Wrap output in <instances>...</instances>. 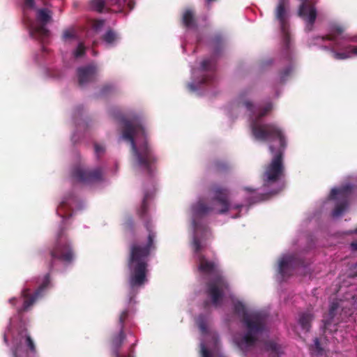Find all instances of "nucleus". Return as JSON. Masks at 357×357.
<instances>
[{
	"instance_id": "nucleus-1",
	"label": "nucleus",
	"mask_w": 357,
	"mask_h": 357,
	"mask_svg": "<svg viewBox=\"0 0 357 357\" xmlns=\"http://www.w3.org/2000/svg\"><path fill=\"white\" fill-rule=\"evenodd\" d=\"M272 108V103H267L252 119L250 123L253 137L257 140L269 142L268 150L272 157L261 175L264 185L267 187L278 184L284 177V155L287 146L286 136L278 126L260 122L261 119L267 115Z\"/></svg>"
},
{
	"instance_id": "nucleus-2",
	"label": "nucleus",
	"mask_w": 357,
	"mask_h": 357,
	"mask_svg": "<svg viewBox=\"0 0 357 357\" xmlns=\"http://www.w3.org/2000/svg\"><path fill=\"white\" fill-rule=\"evenodd\" d=\"M122 138L131 146L133 165L149 175L156 170L158 158L147 140L146 132L139 118H122Z\"/></svg>"
},
{
	"instance_id": "nucleus-3",
	"label": "nucleus",
	"mask_w": 357,
	"mask_h": 357,
	"mask_svg": "<svg viewBox=\"0 0 357 357\" xmlns=\"http://www.w3.org/2000/svg\"><path fill=\"white\" fill-rule=\"evenodd\" d=\"M144 226L147 231L145 243L133 242L130 246L128 266L131 272L130 285L131 287L142 286L146 280L148 259L151 251L156 249V231L149 219H146Z\"/></svg>"
},
{
	"instance_id": "nucleus-4",
	"label": "nucleus",
	"mask_w": 357,
	"mask_h": 357,
	"mask_svg": "<svg viewBox=\"0 0 357 357\" xmlns=\"http://www.w3.org/2000/svg\"><path fill=\"white\" fill-rule=\"evenodd\" d=\"M198 271L203 275L213 276L206 283V294L211 298L212 304L218 305L225 291L229 289V283L220 273L218 261L215 259L209 260L205 255L199 254Z\"/></svg>"
},
{
	"instance_id": "nucleus-5",
	"label": "nucleus",
	"mask_w": 357,
	"mask_h": 357,
	"mask_svg": "<svg viewBox=\"0 0 357 357\" xmlns=\"http://www.w3.org/2000/svg\"><path fill=\"white\" fill-rule=\"evenodd\" d=\"M50 260L49 267L52 269L55 261H60L66 264H71L75 259V252L63 228L59 230L54 244L50 250Z\"/></svg>"
},
{
	"instance_id": "nucleus-6",
	"label": "nucleus",
	"mask_w": 357,
	"mask_h": 357,
	"mask_svg": "<svg viewBox=\"0 0 357 357\" xmlns=\"http://www.w3.org/2000/svg\"><path fill=\"white\" fill-rule=\"evenodd\" d=\"M53 13L47 8L36 10V20L38 24H31L29 33L32 38L45 43L50 37V31L46 25L52 21Z\"/></svg>"
},
{
	"instance_id": "nucleus-7",
	"label": "nucleus",
	"mask_w": 357,
	"mask_h": 357,
	"mask_svg": "<svg viewBox=\"0 0 357 357\" xmlns=\"http://www.w3.org/2000/svg\"><path fill=\"white\" fill-rule=\"evenodd\" d=\"M209 191L213 195L212 200L217 202L221 206L217 210V213L218 214H225L231 208L241 211L243 207V205L241 204H231L229 201L230 190L227 187L215 184L211 186ZM240 216V212H238L233 218H238Z\"/></svg>"
},
{
	"instance_id": "nucleus-8",
	"label": "nucleus",
	"mask_w": 357,
	"mask_h": 357,
	"mask_svg": "<svg viewBox=\"0 0 357 357\" xmlns=\"http://www.w3.org/2000/svg\"><path fill=\"white\" fill-rule=\"evenodd\" d=\"M50 282V274H46L43 283L39 286V287L35 291L34 293L31 294V290L29 288L24 289L21 293V297L24 300L23 304L22 307L17 308V313L19 314H22L24 312L29 310L38 298L41 296L43 291L48 287Z\"/></svg>"
},
{
	"instance_id": "nucleus-9",
	"label": "nucleus",
	"mask_w": 357,
	"mask_h": 357,
	"mask_svg": "<svg viewBox=\"0 0 357 357\" xmlns=\"http://www.w3.org/2000/svg\"><path fill=\"white\" fill-rule=\"evenodd\" d=\"M353 191V186L347 185L340 188H333L330 194V199L338 201L333 211V216L337 217L347 208L349 198Z\"/></svg>"
},
{
	"instance_id": "nucleus-10",
	"label": "nucleus",
	"mask_w": 357,
	"mask_h": 357,
	"mask_svg": "<svg viewBox=\"0 0 357 357\" xmlns=\"http://www.w3.org/2000/svg\"><path fill=\"white\" fill-rule=\"evenodd\" d=\"M71 174L77 181L84 183L100 182L103 180V171L100 167L89 169L78 165L73 169Z\"/></svg>"
},
{
	"instance_id": "nucleus-11",
	"label": "nucleus",
	"mask_w": 357,
	"mask_h": 357,
	"mask_svg": "<svg viewBox=\"0 0 357 357\" xmlns=\"http://www.w3.org/2000/svg\"><path fill=\"white\" fill-rule=\"evenodd\" d=\"M234 309V312L242 317V321L245 324L247 328H250V330H252L255 328L259 329L261 321L265 319V317L261 313H248L245 306L241 302L236 303Z\"/></svg>"
},
{
	"instance_id": "nucleus-12",
	"label": "nucleus",
	"mask_w": 357,
	"mask_h": 357,
	"mask_svg": "<svg viewBox=\"0 0 357 357\" xmlns=\"http://www.w3.org/2000/svg\"><path fill=\"white\" fill-rule=\"evenodd\" d=\"M288 0H280L275 9V17L280 22L281 31L283 34V42L287 49L289 48V43L290 41L288 24L286 20V6Z\"/></svg>"
},
{
	"instance_id": "nucleus-13",
	"label": "nucleus",
	"mask_w": 357,
	"mask_h": 357,
	"mask_svg": "<svg viewBox=\"0 0 357 357\" xmlns=\"http://www.w3.org/2000/svg\"><path fill=\"white\" fill-rule=\"evenodd\" d=\"M303 265V261L296 255H286L279 262L278 272L284 278L290 275L293 270Z\"/></svg>"
},
{
	"instance_id": "nucleus-14",
	"label": "nucleus",
	"mask_w": 357,
	"mask_h": 357,
	"mask_svg": "<svg viewBox=\"0 0 357 357\" xmlns=\"http://www.w3.org/2000/svg\"><path fill=\"white\" fill-rule=\"evenodd\" d=\"M265 321L266 319L261 321V327L259 329L255 328L252 330H250V328H248V332L243 337H235V342L241 350L247 349L249 347H252L256 343L257 337L255 335L259 333L264 330Z\"/></svg>"
},
{
	"instance_id": "nucleus-15",
	"label": "nucleus",
	"mask_w": 357,
	"mask_h": 357,
	"mask_svg": "<svg viewBox=\"0 0 357 357\" xmlns=\"http://www.w3.org/2000/svg\"><path fill=\"white\" fill-rule=\"evenodd\" d=\"M97 73L96 67L93 65H88L80 67L77 70L78 83L80 86L95 80Z\"/></svg>"
},
{
	"instance_id": "nucleus-16",
	"label": "nucleus",
	"mask_w": 357,
	"mask_h": 357,
	"mask_svg": "<svg viewBox=\"0 0 357 357\" xmlns=\"http://www.w3.org/2000/svg\"><path fill=\"white\" fill-rule=\"evenodd\" d=\"M201 70L206 72L202 79V84H210L215 79L216 63L213 58L204 59L201 63Z\"/></svg>"
},
{
	"instance_id": "nucleus-17",
	"label": "nucleus",
	"mask_w": 357,
	"mask_h": 357,
	"mask_svg": "<svg viewBox=\"0 0 357 357\" xmlns=\"http://www.w3.org/2000/svg\"><path fill=\"white\" fill-rule=\"evenodd\" d=\"M192 211L194 215L193 225L195 231L197 232L199 230V225L197 219L213 212L214 211V208L212 206L208 205L204 202L199 200L193 206Z\"/></svg>"
},
{
	"instance_id": "nucleus-18",
	"label": "nucleus",
	"mask_w": 357,
	"mask_h": 357,
	"mask_svg": "<svg viewBox=\"0 0 357 357\" xmlns=\"http://www.w3.org/2000/svg\"><path fill=\"white\" fill-rule=\"evenodd\" d=\"M314 316L311 311L301 312L298 314V322L303 331L308 332L311 328V324L314 320Z\"/></svg>"
},
{
	"instance_id": "nucleus-19",
	"label": "nucleus",
	"mask_w": 357,
	"mask_h": 357,
	"mask_svg": "<svg viewBox=\"0 0 357 357\" xmlns=\"http://www.w3.org/2000/svg\"><path fill=\"white\" fill-rule=\"evenodd\" d=\"M248 91H244L241 92L238 98V106L244 107L247 111L254 116L256 113V107L254 104L248 98Z\"/></svg>"
},
{
	"instance_id": "nucleus-20",
	"label": "nucleus",
	"mask_w": 357,
	"mask_h": 357,
	"mask_svg": "<svg viewBox=\"0 0 357 357\" xmlns=\"http://www.w3.org/2000/svg\"><path fill=\"white\" fill-rule=\"evenodd\" d=\"M213 56H219L225 47L224 38L221 34H216L210 40Z\"/></svg>"
},
{
	"instance_id": "nucleus-21",
	"label": "nucleus",
	"mask_w": 357,
	"mask_h": 357,
	"mask_svg": "<svg viewBox=\"0 0 357 357\" xmlns=\"http://www.w3.org/2000/svg\"><path fill=\"white\" fill-rule=\"evenodd\" d=\"M126 339V335L124 330L120 329L118 334L114 335L112 339V345L113 349V354L115 356H119L120 352V348Z\"/></svg>"
},
{
	"instance_id": "nucleus-22",
	"label": "nucleus",
	"mask_w": 357,
	"mask_h": 357,
	"mask_svg": "<svg viewBox=\"0 0 357 357\" xmlns=\"http://www.w3.org/2000/svg\"><path fill=\"white\" fill-rule=\"evenodd\" d=\"M182 23L186 28H197L195 15L192 10L186 9L183 12L182 16Z\"/></svg>"
},
{
	"instance_id": "nucleus-23",
	"label": "nucleus",
	"mask_w": 357,
	"mask_h": 357,
	"mask_svg": "<svg viewBox=\"0 0 357 357\" xmlns=\"http://www.w3.org/2000/svg\"><path fill=\"white\" fill-rule=\"evenodd\" d=\"M332 53L335 59H347L351 56V54L357 55V46L349 45L345 48L344 52H337L332 50Z\"/></svg>"
},
{
	"instance_id": "nucleus-24",
	"label": "nucleus",
	"mask_w": 357,
	"mask_h": 357,
	"mask_svg": "<svg viewBox=\"0 0 357 357\" xmlns=\"http://www.w3.org/2000/svg\"><path fill=\"white\" fill-rule=\"evenodd\" d=\"M230 169L229 164L224 160H216L213 163V170L215 173L222 174L229 172Z\"/></svg>"
},
{
	"instance_id": "nucleus-25",
	"label": "nucleus",
	"mask_w": 357,
	"mask_h": 357,
	"mask_svg": "<svg viewBox=\"0 0 357 357\" xmlns=\"http://www.w3.org/2000/svg\"><path fill=\"white\" fill-rule=\"evenodd\" d=\"M339 307V305L337 302H333L329 308L328 314V318L325 319L324 320V326L326 328H327L330 325H331L334 321L333 319L335 318V316L336 314V311Z\"/></svg>"
},
{
	"instance_id": "nucleus-26",
	"label": "nucleus",
	"mask_w": 357,
	"mask_h": 357,
	"mask_svg": "<svg viewBox=\"0 0 357 357\" xmlns=\"http://www.w3.org/2000/svg\"><path fill=\"white\" fill-rule=\"evenodd\" d=\"M344 29L342 26L339 25H335L332 27L331 33L325 36L321 37L323 40H328L331 41H335L337 36L343 33Z\"/></svg>"
},
{
	"instance_id": "nucleus-27",
	"label": "nucleus",
	"mask_w": 357,
	"mask_h": 357,
	"mask_svg": "<svg viewBox=\"0 0 357 357\" xmlns=\"http://www.w3.org/2000/svg\"><path fill=\"white\" fill-rule=\"evenodd\" d=\"M20 335L22 338L21 342L22 341L23 339H24V343L29 348V351L32 353H36V349L33 340H32L30 335L28 334L26 331H22Z\"/></svg>"
},
{
	"instance_id": "nucleus-28",
	"label": "nucleus",
	"mask_w": 357,
	"mask_h": 357,
	"mask_svg": "<svg viewBox=\"0 0 357 357\" xmlns=\"http://www.w3.org/2000/svg\"><path fill=\"white\" fill-rule=\"evenodd\" d=\"M91 8L98 13H102L106 8V2L105 0H91Z\"/></svg>"
},
{
	"instance_id": "nucleus-29",
	"label": "nucleus",
	"mask_w": 357,
	"mask_h": 357,
	"mask_svg": "<svg viewBox=\"0 0 357 357\" xmlns=\"http://www.w3.org/2000/svg\"><path fill=\"white\" fill-rule=\"evenodd\" d=\"M149 194L148 193H146L144 196V198H143V200H142V205H141V207L138 210V215L141 218H143L147 211H148V208H149V205H148V199H149Z\"/></svg>"
},
{
	"instance_id": "nucleus-30",
	"label": "nucleus",
	"mask_w": 357,
	"mask_h": 357,
	"mask_svg": "<svg viewBox=\"0 0 357 357\" xmlns=\"http://www.w3.org/2000/svg\"><path fill=\"white\" fill-rule=\"evenodd\" d=\"M107 44H112L117 38L116 33L112 29H109L102 37Z\"/></svg>"
},
{
	"instance_id": "nucleus-31",
	"label": "nucleus",
	"mask_w": 357,
	"mask_h": 357,
	"mask_svg": "<svg viewBox=\"0 0 357 357\" xmlns=\"http://www.w3.org/2000/svg\"><path fill=\"white\" fill-rule=\"evenodd\" d=\"M265 347L267 351L278 354L280 352V345L275 342L268 341L265 343Z\"/></svg>"
},
{
	"instance_id": "nucleus-32",
	"label": "nucleus",
	"mask_w": 357,
	"mask_h": 357,
	"mask_svg": "<svg viewBox=\"0 0 357 357\" xmlns=\"http://www.w3.org/2000/svg\"><path fill=\"white\" fill-rule=\"evenodd\" d=\"M197 324L202 333H206L207 332V325L204 315H199L197 319Z\"/></svg>"
},
{
	"instance_id": "nucleus-33",
	"label": "nucleus",
	"mask_w": 357,
	"mask_h": 357,
	"mask_svg": "<svg viewBox=\"0 0 357 357\" xmlns=\"http://www.w3.org/2000/svg\"><path fill=\"white\" fill-rule=\"evenodd\" d=\"M292 67L291 66H287L284 68L280 73V82L281 83H284L289 76L290 75L291 73L292 72Z\"/></svg>"
},
{
	"instance_id": "nucleus-34",
	"label": "nucleus",
	"mask_w": 357,
	"mask_h": 357,
	"mask_svg": "<svg viewBox=\"0 0 357 357\" xmlns=\"http://www.w3.org/2000/svg\"><path fill=\"white\" fill-rule=\"evenodd\" d=\"M129 315V310H124L121 312L120 314L119 318V324L120 326V329L124 330V323L127 320Z\"/></svg>"
},
{
	"instance_id": "nucleus-35",
	"label": "nucleus",
	"mask_w": 357,
	"mask_h": 357,
	"mask_svg": "<svg viewBox=\"0 0 357 357\" xmlns=\"http://www.w3.org/2000/svg\"><path fill=\"white\" fill-rule=\"evenodd\" d=\"M114 86L112 84H107L102 86V89H100V95L101 96H107L108 94H110L111 93L114 91Z\"/></svg>"
},
{
	"instance_id": "nucleus-36",
	"label": "nucleus",
	"mask_w": 357,
	"mask_h": 357,
	"mask_svg": "<svg viewBox=\"0 0 357 357\" xmlns=\"http://www.w3.org/2000/svg\"><path fill=\"white\" fill-rule=\"evenodd\" d=\"M85 53V47L82 43H79L77 49L74 52V56L76 58L82 56Z\"/></svg>"
},
{
	"instance_id": "nucleus-37",
	"label": "nucleus",
	"mask_w": 357,
	"mask_h": 357,
	"mask_svg": "<svg viewBox=\"0 0 357 357\" xmlns=\"http://www.w3.org/2000/svg\"><path fill=\"white\" fill-rule=\"evenodd\" d=\"M192 245L195 252L199 254L202 250V245L200 240L197 236H195L193 238Z\"/></svg>"
},
{
	"instance_id": "nucleus-38",
	"label": "nucleus",
	"mask_w": 357,
	"mask_h": 357,
	"mask_svg": "<svg viewBox=\"0 0 357 357\" xmlns=\"http://www.w3.org/2000/svg\"><path fill=\"white\" fill-rule=\"evenodd\" d=\"M75 37L73 30L66 29L63 32L62 38L64 40L74 38Z\"/></svg>"
},
{
	"instance_id": "nucleus-39",
	"label": "nucleus",
	"mask_w": 357,
	"mask_h": 357,
	"mask_svg": "<svg viewBox=\"0 0 357 357\" xmlns=\"http://www.w3.org/2000/svg\"><path fill=\"white\" fill-rule=\"evenodd\" d=\"M95 152L98 158L105 153V148L98 144H94Z\"/></svg>"
},
{
	"instance_id": "nucleus-40",
	"label": "nucleus",
	"mask_w": 357,
	"mask_h": 357,
	"mask_svg": "<svg viewBox=\"0 0 357 357\" xmlns=\"http://www.w3.org/2000/svg\"><path fill=\"white\" fill-rule=\"evenodd\" d=\"M105 24V20H96L93 22V29L96 30L100 29Z\"/></svg>"
},
{
	"instance_id": "nucleus-41",
	"label": "nucleus",
	"mask_w": 357,
	"mask_h": 357,
	"mask_svg": "<svg viewBox=\"0 0 357 357\" xmlns=\"http://www.w3.org/2000/svg\"><path fill=\"white\" fill-rule=\"evenodd\" d=\"M127 0H110V5H117L119 7L123 6Z\"/></svg>"
},
{
	"instance_id": "nucleus-42",
	"label": "nucleus",
	"mask_w": 357,
	"mask_h": 357,
	"mask_svg": "<svg viewBox=\"0 0 357 357\" xmlns=\"http://www.w3.org/2000/svg\"><path fill=\"white\" fill-rule=\"evenodd\" d=\"M34 0H24V6L27 8H33L34 7Z\"/></svg>"
},
{
	"instance_id": "nucleus-43",
	"label": "nucleus",
	"mask_w": 357,
	"mask_h": 357,
	"mask_svg": "<svg viewBox=\"0 0 357 357\" xmlns=\"http://www.w3.org/2000/svg\"><path fill=\"white\" fill-rule=\"evenodd\" d=\"M202 357H211L210 351L202 344Z\"/></svg>"
},
{
	"instance_id": "nucleus-44",
	"label": "nucleus",
	"mask_w": 357,
	"mask_h": 357,
	"mask_svg": "<svg viewBox=\"0 0 357 357\" xmlns=\"http://www.w3.org/2000/svg\"><path fill=\"white\" fill-rule=\"evenodd\" d=\"M21 347L20 345L16 346L13 352L14 357H20V352Z\"/></svg>"
},
{
	"instance_id": "nucleus-45",
	"label": "nucleus",
	"mask_w": 357,
	"mask_h": 357,
	"mask_svg": "<svg viewBox=\"0 0 357 357\" xmlns=\"http://www.w3.org/2000/svg\"><path fill=\"white\" fill-rule=\"evenodd\" d=\"M314 346H315L316 349L319 352H321L322 351V349L321 347V344H320L319 339L318 338H315L314 340Z\"/></svg>"
},
{
	"instance_id": "nucleus-46",
	"label": "nucleus",
	"mask_w": 357,
	"mask_h": 357,
	"mask_svg": "<svg viewBox=\"0 0 357 357\" xmlns=\"http://www.w3.org/2000/svg\"><path fill=\"white\" fill-rule=\"evenodd\" d=\"M68 201L67 200H63L60 205H59V208L57 209V213H60V210L63 208H66L67 206H68Z\"/></svg>"
},
{
	"instance_id": "nucleus-47",
	"label": "nucleus",
	"mask_w": 357,
	"mask_h": 357,
	"mask_svg": "<svg viewBox=\"0 0 357 357\" xmlns=\"http://www.w3.org/2000/svg\"><path fill=\"white\" fill-rule=\"evenodd\" d=\"M283 188V185H280V187L271 190L269 194L271 195H276L278 194V192H280Z\"/></svg>"
},
{
	"instance_id": "nucleus-48",
	"label": "nucleus",
	"mask_w": 357,
	"mask_h": 357,
	"mask_svg": "<svg viewBox=\"0 0 357 357\" xmlns=\"http://www.w3.org/2000/svg\"><path fill=\"white\" fill-rule=\"evenodd\" d=\"M17 299L16 298H12L9 300V303L13 306L16 307Z\"/></svg>"
},
{
	"instance_id": "nucleus-49",
	"label": "nucleus",
	"mask_w": 357,
	"mask_h": 357,
	"mask_svg": "<svg viewBox=\"0 0 357 357\" xmlns=\"http://www.w3.org/2000/svg\"><path fill=\"white\" fill-rule=\"evenodd\" d=\"M351 248L353 251H357V241H353L351 243Z\"/></svg>"
},
{
	"instance_id": "nucleus-50",
	"label": "nucleus",
	"mask_w": 357,
	"mask_h": 357,
	"mask_svg": "<svg viewBox=\"0 0 357 357\" xmlns=\"http://www.w3.org/2000/svg\"><path fill=\"white\" fill-rule=\"evenodd\" d=\"M244 190H245V191L249 192H253L255 191V190H254V189H252V188H250V187H245V188H244Z\"/></svg>"
},
{
	"instance_id": "nucleus-51",
	"label": "nucleus",
	"mask_w": 357,
	"mask_h": 357,
	"mask_svg": "<svg viewBox=\"0 0 357 357\" xmlns=\"http://www.w3.org/2000/svg\"><path fill=\"white\" fill-rule=\"evenodd\" d=\"M115 357H134V356H133V355L132 354H130L128 356H121L120 352H119V356H115Z\"/></svg>"
},
{
	"instance_id": "nucleus-52",
	"label": "nucleus",
	"mask_w": 357,
	"mask_h": 357,
	"mask_svg": "<svg viewBox=\"0 0 357 357\" xmlns=\"http://www.w3.org/2000/svg\"><path fill=\"white\" fill-rule=\"evenodd\" d=\"M351 41H353V42H356V41H357V40H356L355 38H352V39H351Z\"/></svg>"
},
{
	"instance_id": "nucleus-53",
	"label": "nucleus",
	"mask_w": 357,
	"mask_h": 357,
	"mask_svg": "<svg viewBox=\"0 0 357 357\" xmlns=\"http://www.w3.org/2000/svg\"><path fill=\"white\" fill-rule=\"evenodd\" d=\"M4 341H5V342H7V338H6V335H4Z\"/></svg>"
},
{
	"instance_id": "nucleus-54",
	"label": "nucleus",
	"mask_w": 357,
	"mask_h": 357,
	"mask_svg": "<svg viewBox=\"0 0 357 357\" xmlns=\"http://www.w3.org/2000/svg\"><path fill=\"white\" fill-rule=\"evenodd\" d=\"M93 55H96V51L93 50Z\"/></svg>"
},
{
	"instance_id": "nucleus-55",
	"label": "nucleus",
	"mask_w": 357,
	"mask_h": 357,
	"mask_svg": "<svg viewBox=\"0 0 357 357\" xmlns=\"http://www.w3.org/2000/svg\"><path fill=\"white\" fill-rule=\"evenodd\" d=\"M134 347V344H132L131 348H130V349H131V350H132V347ZM130 351L132 352V351Z\"/></svg>"
},
{
	"instance_id": "nucleus-56",
	"label": "nucleus",
	"mask_w": 357,
	"mask_h": 357,
	"mask_svg": "<svg viewBox=\"0 0 357 357\" xmlns=\"http://www.w3.org/2000/svg\"><path fill=\"white\" fill-rule=\"evenodd\" d=\"M207 304H208V302L205 301V305H207Z\"/></svg>"
},
{
	"instance_id": "nucleus-57",
	"label": "nucleus",
	"mask_w": 357,
	"mask_h": 357,
	"mask_svg": "<svg viewBox=\"0 0 357 357\" xmlns=\"http://www.w3.org/2000/svg\"><path fill=\"white\" fill-rule=\"evenodd\" d=\"M355 232L357 233V229H356Z\"/></svg>"
}]
</instances>
